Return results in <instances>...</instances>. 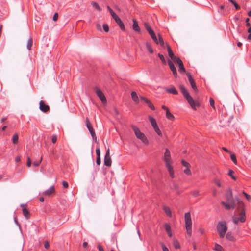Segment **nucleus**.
Here are the masks:
<instances>
[{
  "label": "nucleus",
  "mask_w": 251,
  "mask_h": 251,
  "mask_svg": "<svg viewBox=\"0 0 251 251\" xmlns=\"http://www.w3.org/2000/svg\"><path fill=\"white\" fill-rule=\"evenodd\" d=\"M226 202L222 201L221 204L226 210L234 209L235 208V203L233 198L232 191L230 189L228 190V192L226 195Z\"/></svg>",
  "instance_id": "f257e3e1"
},
{
  "label": "nucleus",
  "mask_w": 251,
  "mask_h": 251,
  "mask_svg": "<svg viewBox=\"0 0 251 251\" xmlns=\"http://www.w3.org/2000/svg\"><path fill=\"white\" fill-rule=\"evenodd\" d=\"M180 90L183 94L184 97L187 100L191 107L194 110L196 109V107L200 106L198 102L194 100L193 98L190 95L189 92L183 85L179 86Z\"/></svg>",
  "instance_id": "f03ea898"
},
{
  "label": "nucleus",
  "mask_w": 251,
  "mask_h": 251,
  "mask_svg": "<svg viewBox=\"0 0 251 251\" xmlns=\"http://www.w3.org/2000/svg\"><path fill=\"white\" fill-rule=\"evenodd\" d=\"M185 221V227L186 230V233L189 237L192 235V221L191 219V214L190 212H187L184 215Z\"/></svg>",
  "instance_id": "7ed1b4c3"
},
{
  "label": "nucleus",
  "mask_w": 251,
  "mask_h": 251,
  "mask_svg": "<svg viewBox=\"0 0 251 251\" xmlns=\"http://www.w3.org/2000/svg\"><path fill=\"white\" fill-rule=\"evenodd\" d=\"M236 200L238 203V207L237 208L238 210L240 211L238 215H239V218L240 222L244 223L246 221V214L245 210V205L244 203L240 201L238 198H236Z\"/></svg>",
  "instance_id": "20e7f679"
},
{
  "label": "nucleus",
  "mask_w": 251,
  "mask_h": 251,
  "mask_svg": "<svg viewBox=\"0 0 251 251\" xmlns=\"http://www.w3.org/2000/svg\"><path fill=\"white\" fill-rule=\"evenodd\" d=\"M131 127L136 137L140 139L145 145H148L149 144L148 138L146 137V135L141 131L139 128L134 125H132Z\"/></svg>",
  "instance_id": "39448f33"
},
{
  "label": "nucleus",
  "mask_w": 251,
  "mask_h": 251,
  "mask_svg": "<svg viewBox=\"0 0 251 251\" xmlns=\"http://www.w3.org/2000/svg\"><path fill=\"white\" fill-rule=\"evenodd\" d=\"M217 230L218 232L219 237L223 238L227 230V224L225 221H220L217 225Z\"/></svg>",
  "instance_id": "423d86ee"
},
{
  "label": "nucleus",
  "mask_w": 251,
  "mask_h": 251,
  "mask_svg": "<svg viewBox=\"0 0 251 251\" xmlns=\"http://www.w3.org/2000/svg\"><path fill=\"white\" fill-rule=\"evenodd\" d=\"M149 120L151 123L152 126L153 127L155 132L157 133V134L160 137H162V134L161 131H160L156 121L155 119L152 117L149 116Z\"/></svg>",
  "instance_id": "0eeeda50"
},
{
  "label": "nucleus",
  "mask_w": 251,
  "mask_h": 251,
  "mask_svg": "<svg viewBox=\"0 0 251 251\" xmlns=\"http://www.w3.org/2000/svg\"><path fill=\"white\" fill-rule=\"evenodd\" d=\"M95 90L97 96L99 97L102 103L105 104L107 102V100L103 92L98 87H96Z\"/></svg>",
  "instance_id": "6e6552de"
},
{
  "label": "nucleus",
  "mask_w": 251,
  "mask_h": 251,
  "mask_svg": "<svg viewBox=\"0 0 251 251\" xmlns=\"http://www.w3.org/2000/svg\"><path fill=\"white\" fill-rule=\"evenodd\" d=\"M104 165L107 167H110L111 166L112 160L110 155V151L109 149L106 151L104 159Z\"/></svg>",
  "instance_id": "1a4fd4ad"
},
{
  "label": "nucleus",
  "mask_w": 251,
  "mask_h": 251,
  "mask_svg": "<svg viewBox=\"0 0 251 251\" xmlns=\"http://www.w3.org/2000/svg\"><path fill=\"white\" fill-rule=\"evenodd\" d=\"M164 160L165 162V164H171L172 159L171 157V153L170 151L168 149H166L164 153Z\"/></svg>",
  "instance_id": "9d476101"
},
{
  "label": "nucleus",
  "mask_w": 251,
  "mask_h": 251,
  "mask_svg": "<svg viewBox=\"0 0 251 251\" xmlns=\"http://www.w3.org/2000/svg\"><path fill=\"white\" fill-rule=\"evenodd\" d=\"M186 75L188 77L189 81L191 85L192 88L195 92H197L198 91V89H197V86L196 85V83L195 82V81L193 79L191 75L189 72H187L186 73Z\"/></svg>",
  "instance_id": "9b49d317"
},
{
  "label": "nucleus",
  "mask_w": 251,
  "mask_h": 251,
  "mask_svg": "<svg viewBox=\"0 0 251 251\" xmlns=\"http://www.w3.org/2000/svg\"><path fill=\"white\" fill-rule=\"evenodd\" d=\"M55 192L54 186H51L48 190L45 191L43 193V195L45 196L50 197L54 194Z\"/></svg>",
  "instance_id": "f8f14e48"
},
{
  "label": "nucleus",
  "mask_w": 251,
  "mask_h": 251,
  "mask_svg": "<svg viewBox=\"0 0 251 251\" xmlns=\"http://www.w3.org/2000/svg\"><path fill=\"white\" fill-rule=\"evenodd\" d=\"M39 108L41 111L43 112H47L50 110L49 106L46 104L44 101L41 100L39 103Z\"/></svg>",
  "instance_id": "ddd939ff"
},
{
  "label": "nucleus",
  "mask_w": 251,
  "mask_h": 251,
  "mask_svg": "<svg viewBox=\"0 0 251 251\" xmlns=\"http://www.w3.org/2000/svg\"><path fill=\"white\" fill-rule=\"evenodd\" d=\"M175 62L178 65V71L180 73H184L185 72V69L184 67L183 62L180 58H177V60Z\"/></svg>",
  "instance_id": "4468645a"
},
{
  "label": "nucleus",
  "mask_w": 251,
  "mask_h": 251,
  "mask_svg": "<svg viewBox=\"0 0 251 251\" xmlns=\"http://www.w3.org/2000/svg\"><path fill=\"white\" fill-rule=\"evenodd\" d=\"M26 206V204H24L21 205V207L23 208L22 211L24 216L26 219H28L30 217V214L28 210L25 207Z\"/></svg>",
  "instance_id": "2eb2a0df"
},
{
  "label": "nucleus",
  "mask_w": 251,
  "mask_h": 251,
  "mask_svg": "<svg viewBox=\"0 0 251 251\" xmlns=\"http://www.w3.org/2000/svg\"><path fill=\"white\" fill-rule=\"evenodd\" d=\"M168 62L170 69L172 71L173 75H174V76L176 77L177 75V74L176 67H175L174 64L171 60H169Z\"/></svg>",
  "instance_id": "dca6fc26"
},
{
  "label": "nucleus",
  "mask_w": 251,
  "mask_h": 251,
  "mask_svg": "<svg viewBox=\"0 0 251 251\" xmlns=\"http://www.w3.org/2000/svg\"><path fill=\"white\" fill-rule=\"evenodd\" d=\"M166 166L168 169V172L169 173L170 176L172 178H174L175 177L173 167L171 166V164H166Z\"/></svg>",
  "instance_id": "f3484780"
},
{
  "label": "nucleus",
  "mask_w": 251,
  "mask_h": 251,
  "mask_svg": "<svg viewBox=\"0 0 251 251\" xmlns=\"http://www.w3.org/2000/svg\"><path fill=\"white\" fill-rule=\"evenodd\" d=\"M164 228L165 229V230L166 231L168 236L170 237H171L172 236V230H171V227L170 225L168 223H166L164 225Z\"/></svg>",
  "instance_id": "a211bd4d"
},
{
  "label": "nucleus",
  "mask_w": 251,
  "mask_h": 251,
  "mask_svg": "<svg viewBox=\"0 0 251 251\" xmlns=\"http://www.w3.org/2000/svg\"><path fill=\"white\" fill-rule=\"evenodd\" d=\"M115 21L118 25L119 26L121 29V30H122L123 31L125 30L124 24L120 18H118Z\"/></svg>",
  "instance_id": "6ab92c4d"
},
{
  "label": "nucleus",
  "mask_w": 251,
  "mask_h": 251,
  "mask_svg": "<svg viewBox=\"0 0 251 251\" xmlns=\"http://www.w3.org/2000/svg\"><path fill=\"white\" fill-rule=\"evenodd\" d=\"M163 209L167 216L169 217H172V212L170 208L168 206H164Z\"/></svg>",
  "instance_id": "aec40b11"
},
{
  "label": "nucleus",
  "mask_w": 251,
  "mask_h": 251,
  "mask_svg": "<svg viewBox=\"0 0 251 251\" xmlns=\"http://www.w3.org/2000/svg\"><path fill=\"white\" fill-rule=\"evenodd\" d=\"M166 92L169 93L173 94L174 95H177L178 94L177 91L174 87H172L170 88L166 89Z\"/></svg>",
  "instance_id": "412c9836"
},
{
  "label": "nucleus",
  "mask_w": 251,
  "mask_h": 251,
  "mask_svg": "<svg viewBox=\"0 0 251 251\" xmlns=\"http://www.w3.org/2000/svg\"><path fill=\"white\" fill-rule=\"evenodd\" d=\"M131 95V98H132L134 102L138 103L139 102V98H138L137 93L133 91V92H132Z\"/></svg>",
  "instance_id": "4be33fe9"
},
{
  "label": "nucleus",
  "mask_w": 251,
  "mask_h": 251,
  "mask_svg": "<svg viewBox=\"0 0 251 251\" xmlns=\"http://www.w3.org/2000/svg\"><path fill=\"white\" fill-rule=\"evenodd\" d=\"M133 29L136 31L139 32L140 30L139 26H138V24L136 20H133Z\"/></svg>",
  "instance_id": "5701e85b"
},
{
  "label": "nucleus",
  "mask_w": 251,
  "mask_h": 251,
  "mask_svg": "<svg viewBox=\"0 0 251 251\" xmlns=\"http://www.w3.org/2000/svg\"><path fill=\"white\" fill-rule=\"evenodd\" d=\"M226 238L231 241H234L235 238L231 232H228L226 234Z\"/></svg>",
  "instance_id": "b1692460"
},
{
  "label": "nucleus",
  "mask_w": 251,
  "mask_h": 251,
  "mask_svg": "<svg viewBox=\"0 0 251 251\" xmlns=\"http://www.w3.org/2000/svg\"><path fill=\"white\" fill-rule=\"evenodd\" d=\"M166 117L168 120L171 121H173L175 119L174 116L170 112L169 109H167V111H166Z\"/></svg>",
  "instance_id": "393cba45"
},
{
  "label": "nucleus",
  "mask_w": 251,
  "mask_h": 251,
  "mask_svg": "<svg viewBox=\"0 0 251 251\" xmlns=\"http://www.w3.org/2000/svg\"><path fill=\"white\" fill-rule=\"evenodd\" d=\"M168 55L171 59L174 62L176 61L177 58H179V57L175 56L173 51L168 52Z\"/></svg>",
  "instance_id": "a878e982"
},
{
  "label": "nucleus",
  "mask_w": 251,
  "mask_h": 251,
  "mask_svg": "<svg viewBox=\"0 0 251 251\" xmlns=\"http://www.w3.org/2000/svg\"><path fill=\"white\" fill-rule=\"evenodd\" d=\"M85 124L88 130L93 128L92 125L88 118H87L85 120Z\"/></svg>",
  "instance_id": "bb28decb"
},
{
  "label": "nucleus",
  "mask_w": 251,
  "mask_h": 251,
  "mask_svg": "<svg viewBox=\"0 0 251 251\" xmlns=\"http://www.w3.org/2000/svg\"><path fill=\"white\" fill-rule=\"evenodd\" d=\"M91 5L94 8H95L98 11H101V9L100 8V7L99 6L98 3H97L96 2H92L91 3Z\"/></svg>",
  "instance_id": "cd10ccee"
},
{
  "label": "nucleus",
  "mask_w": 251,
  "mask_h": 251,
  "mask_svg": "<svg viewBox=\"0 0 251 251\" xmlns=\"http://www.w3.org/2000/svg\"><path fill=\"white\" fill-rule=\"evenodd\" d=\"M214 250L216 251H224L223 247L219 244L216 243Z\"/></svg>",
  "instance_id": "c85d7f7f"
},
{
  "label": "nucleus",
  "mask_w": 251,
  "mask_h": 251,
  "mask_svg": "<svg viewBox=\"0 0 251 251\" xmlns=\"http://www.w3.org/2000/svg\"><path fill=\"white\" fill-rule=\"evenodd\" d=\"M158 39L157 40V43H156L157 44L160 45L161 46L164 45V41L163 38L161 36L160 34L158 35Z\"/></svg>",
  "instance_id": "c756f323"
},
{
  "label": "nucleus",
  "mask_w": 251,
  "mask_h": 251,
  "mask_svg": "<svg viewBox=\"0 0 251 251\" xmlns=\"http://www.w3.org/2000/svg\"><path fill=\"white\" fill-rule=\"evenodd\" d=\"M173 246L175 249H179L180 248V246L179 242L176 240H174L173 241Z\"/></svg>",
  "instance_id": "7c9ffc66"
},
{
  "label": "nucleus",
  "mask_w": 251,
  "mask_h": 251,
  "mask_svg": "<svg viewBox=\"0 0 251 251\" xmlns=\"http://www.w3.org/2000/svg\"><path fill=\"white\" fill-rule=\"evenodd\" d=\"M33 41L31 38L28 39L27 41V48L29 50H30L32 46Z\"/></svg>",
  "instance_id": "2f4dec72"
},
{
  "label": "nucleus",
  "mask_w": 251,
  "mask_h": 251,
  "mask_svg": "<svg viewBox=\"0 0 251 251\" xmlns=\"http://www.w3.org/2000/svg\"><path fill=\"white\" fill-rule=\"evenodd\" d=\"M146 46L147 50L151 53H152L153 52V50L152 49L151 45L149 43H147L146 44Z\"/></svg>",
  "instance_id": "473e14b6"
},
{
  "label": "nucleus",
  "mask_w": 251,
  "mask_h": 251,
  "mask_svg": "<svg viewBox=\"0 0 251 251\" xmlns=\"http://www.w3.org/2000/svg\"><path fill=\"white\" fill-rule=\"evenodd\" d=\"M18 140V135L17 133H15L13 135L12 137V141L14 144H16L17 143Z\"/></svg>",
  "instance_id": "72a5a7b5"
},
{
  "label": "nucleus",
  "mask_w": 251,
  "mask_h": 251,
  "mask_svg": "<svg viewBox=\"0 0 251 251\" xmlns=\"http://www.w3.org/2000/svg\"><path fill=\"white\" fill-rule=\"evenodd\" d=\"M230 2H231L235 6L236 9L238 10L240 9V6L237 3V2L234 0H228Z\"/></svg>",
  "instance_id": "f704fd0d"
},
{
  "label": "nucleus",
  "mask_w": 251,
  "mask_h": 251,
  "mask_svg": "<svg viewBox=\"0 0 251 251\" xmlns=\"http://www.w3.org/2000/svg\"><path fill=\"white\" fill-rule=\"evenodd\" d=\"M181 164L183 166L185 167L186 168L190 167L191 166L190 164L188 162L185 161L184 160H182Z\"/></svg>",
  "instance_id": "c9c22d12"
},
{
  "label": "nucleus",
  "mask_w": 251,
  "mask_h": 251,
  "mask_svg": "<svg viewBox=\"0 0 251 251\" xmlns=\"http://www.w3.org/2000/svg\"><path fill=\"white\" fill-rule=\"evenodd\" d=\"M232 220L233 223L236 225H237L238 223L240 222L239 218L235 216H233L232 217Z\"/></svg>",
  "instance_id": "e433bc0d"
},
{
  "label": "nucleus",
  "mask_w": 251,
  "mask_h": 251,
  "mask_svg": "<svg viewBox=\"0 0 251 251\" xmlns=\"http://www.w3.org/2000/svg\"><path fill=\"white\" fill-rule=\"evenodd\" d=\"M230 158H231V159L232 160V161H233V162L234 164H237V159H236L235 155L234 154H231L230 155Z\"/></svg>",
  "instance_id": "4c0bfd02"
},
{
  "label": "nucleus",
  "mask_w": 251,
  "mask_h": 251,
  "mask_svg": "<svg viewBox=\"0 0 251 251\" xmlns=\"http://www.w3.org/2000/svg\"><path fill=\"white\" fill-rule=\"evenodd\" d=\"M190 167L186 168V169L185 170H184V173L188 176H190L191 175V172L190 169Z\"/></svg>",
  "instance_id": "58836bf2"
},
{
  "label": "nucleus",
  "mask_w": 251,
  "mask_h": 251,
  "mask_svg": "<svg viewBox=\"0 0 251 251\" xmlns=\"http://www.w3.org/2000/svg\"><path fill=\"white\" fill-rule=\"evenodd\" d=\"M103 28L105 32H108L109 31V28L108 24H104L103 25Z\"/></svg>",
  "instance_id": "ea45409f"
},
{
  "label": "nucleus",
  "mask_w": 251,
  "mask_h": 251,
  "mask_svg": "<svg viewBox=\"0 0 251 251\" xmlns=\"http://www.w3.org/2000/svg\"><path fill=\"white\" fill-rule=\"evenodd\" d=\"M92 137H93V139L95 138L96 139V134H95V131L94 130L93 128L91 129H90L89 130Z\"/></svg>",
  "instance_id": "a19ab883"
},
{
  "label": "nucleus",
  "mask_w": 251,
  "mask_h": 251,
  "mask_svg": "<svg viewBox=\"0 0 251 251\" xmlns=\"http://www.w3.org/2000/svg\"><path fill=\"white\" fill-rule=\"evenodd\" d=\"M92 137H93V139L95 138L96 139V134H95V131L94 130L93 128L91 129H90L89 130Z\"/></svg>",
  "instance_id": "79ce46f5"
},
{
  "label": "nucleus",
  "mask_w": 251,
  "mask_h": 251,
  "mask_svg": "<svg viewBox=\"0 0 251 251\" xmlns=\"http://www.w3.org/2000/svg\"><path fill=\"white\" fill-rule=\"evenodd\" d=\"M42 160V157H41V158L39 161H34L33 162V165L36 167L40 165V164L41 163Z\"/></svg>",
  "instance_id": "37998d69"
},
{
  "label": "nucleus",
  "mask_w": 251,
  "mask_h": 251,
  "mask_svg": "<svg viewBox=\"0 0 251 251\" xmlns=\"http://www.w3.org/2000/svg\"><path fill=\"white\" fill-rule=\"evenodd\" d=\"M144 25H145V27L146 29V30L148 31V32L149 33L150 32H151V31L152 30L151 28V27L150 26V25H148V24L147 23H145L144 24Z\"/></svg>",
  "instance_id": "c03bdc74"
},
{
  "label": "nucleus",
  "mask_w": 251,
  "mask_h": 251,
  "mask_svg": "<svg viewBox=\"0 0 251 251\" xmlns=\"http://www.w3.org/2000/svg\"><path fill=\"white\" fill-rule=\"evenodd\" d=\"M233 171L231 170H229L228 172V175L234 180H236V177L233 175Z\"/></svg>",
  "instance_id": "a18cd8bd"
},
{
  "label": "nucleus",
  "mask_w": 251,
  "mask_h": 251,
  "mask_svg": "<svg viewBox=\"0 0 251 251\" xmlns=\"http://www.w3.org/2000/svg\"><path fill=\"white\" fill-rule=\"evenodd\" d=\"M158 56L160 58V59L161 60V61H162V62L163 63H166V60L165 59V58H164L163 55H162L161 54H160V53H158Z\"/></svg>",
  "instance_id": "49530a36"
},
{
  "label": "nucleus",
  "mask_w": 251,
  "mask_h": 251,
  "mask_svg": "<svg viewBox=\"0 0 251 251\" xmlns=\"http://www.w3.org/2000/svg\"><path fill=\"white\" fill-rule=\"evenodd\" d=\"M191 193L194 197H197L200 195V192L198 190L194 191Z\"/></svg>",
  "instance_id": "de8ad7c7"
},
{
  "label": "nucleus",
  "mask_w": 251,
  "mask_h": 251,
  "mask_svg": "<svg viewBox=\"0 0 251 251\" xmlns=\"http://www.w3.org/2000/svg\"><path fill=\"white\" fill-rule=\"evenodd\" d=\"M243 194L245 196L246 198L247 199L248 201H250L251 199V197L250 195H248L247 193H246L245 192L243 191L242 192Z\"/></svg>",
  "instance_id": "09e8293b"
},
{
  "label": "nucleus",
  "mask_w": 251,
  "mask_h": 251,
  "mask_svg": "<svg viewBox=\"0 0 251 251\" xmlns=\"http://www.w3.org/2000/svg\"><path fill=\"white\" fill-rule=\"evenodd\" d=\"M96 153L97 155V157H100V151L99 148L96 149Z\"/></svg>",
  "instance_id": "8fccbe9b"
},
{
  "label": "nucleus",
  "mask_w": 251,
  "mask_h": 251,
  "mask_svg": "<svg viewBox=\"0 0 251 251\" xmlns=\"http://www.w3.org/2000/svg\"><path fill=\"white\" fill-rule=\"evenodd\" d=\"M161 247L163 251H169L168 248L163 243H161Z\"/></svg>",
  "instance_id": "3c124183"
},
{
  "label": "nucleus",
  "mask_w": 251,
  "mask_h": 251,
  "mask_svg": "<svg viewBox=\"0 0 251 251\" xmlns=\"http://www.w3.org/2000/svg\"><path fill=\"white\" fill-rule=\"evenodd\" d=\"M57 136L55 135H53L51 136V141L53 143H55L57 141Z\"/></svg>",
  "instance_id": "603ef678"
},
{
  "label": "nucleus",
  "mask_w": 251,
  "mask_h": 251,
  "mask_svg": "<svg viewBox=\"0 0 251 251\" xmlns=\"http://www.w3.org/2000/svg\"><path fill=\"white\" fill-rule=\"evenodd\" d=\"M111 15L112 17L114 19L115 21H116V20H117L118 18H119L118 16V15L114 12H113L112 13H111Z\"/></svg>",
  "instance_id": "864d4df0"
},
{
  "label": "nucleus",
  "mask_w": 251,
  "mask_h": 251,
  "mask_svg": "<svg viewBox=\"0 0 251 251\" xmlns=\"http://www.w3.org/2000/svg\"><path fill=\"white\" fill-rule=\"evenodd\" d=\"M209 102H210V105L214 109L215 108V106H214V100L212 98H211L210 99Z\"/></svg>",
  "instance_id": "5fc2aeb1"
},
{
  "label": "nucleus",
  "mask_w": 251,
  "mask_h": 251,
  "mask_svg": "<svg viewBox=\"0 0 251 251\" xmlns=\"http://www.w3.org/2000/svg\"><path fill=\"white\" fill-rule=\"evenodd\" d=\"M62 183V185L64 188H67L68 187L69 185H68V183L67 182H66L65 181H63Z\"/></svg>",
  "instance_id": "6e6d98bb"
},
{
  "label": "nucleus",
  "mask_w": 251,
  "mask_h": 251,
  "mask_svg": "<svg viewBox=\"0 0 251 251\" xmlns=\"http://www.w3.org/2000/svg\"><path fill=\"white\" fill-rule=\"evenodd\" d=\"M31 161L30 158L29 157H28L27 159V166L28 167H29L31 166Z\"/></svg>",
  "instance_id": "4d7b16f0"
},
{
  "label": "nucleus",
  "mask_w": 251,
  "mask_h": 251,
  "mask_svg": "<svg viewBox=\"0 0 251 251\" xmlns=\"http://www.w3.org/2000/svg\"><path fill=\"white\" fill-rule=\"evenodd\" d=\"M214 182L216 185H217L218 187H220L221 186V183L219 180L216 179L215 180Z\"/></svg>",
  "instance_id": "13d9d810"
},
{
  "label": "nucleus",
  "mask_w": 251,
  "mask_h": 251,
  "mask_svg": "<svg viewBox=\"0 0 251 251\" xmlns=\"http://www.w3.org/2000/svg\"><path fill=\"white\" fill-rule=\"evenodd\" d=\"M49 247H50V244H49V242L47 241H45V242H44V247L46 249H48L49 248Z\"/></svg>",
  "instance_id": "bf43d9fd"
},
{
  "label": "nucleus",
  "mask_w": 251,
  "mask_h": 251,
  "mask_svg": "<svg viewBox=\"0 0 251 251\" xmlns=\"http://www.w3.org/2000/svg\"><path fill=\"white\" fill-rule=\"evenodd\" d=\"M199 231V232L201 234V235H203L204 232H205V230L203 228H200L198 230Z\"/></svg>",
  "instance_id": "052dcab7"
},
{
  "label": "nucleus",
  "mask_w": 251,
  "mask_h": 251,
  "mask_svg": "<svg viewBox=\"0 0 251 251\" xmlns=\"http://www.w3.org/2000/svg\"><path fill=\"white\" fill-rule=\"evenodd\" d=\"M58 13H55L54 14L53 17V20L56 21L58 19Z\"/></svg>",
  "instance_id": "680f3d73"
},
{
  "label": "nucleus",
  "mask_w": 251,
  "mask_h": 251,
  "mask_svg": "<svg viewBox=\"0 0 251 251\" xmlns=\"http://www.w3.org/2000/svg\"><path fill=\"white\" fill-rule=\"evenodd\" d=\"M148 106L150 108H151L152 110H154L155 109V107L151 102L149 103V104Z\"/></svg>",
  "instance_id": "e2e57ef3"
},
{
  "label": "nucleus",
  "mask_w": 251,
  "mask_h": 251,
  "mask_svg": "<svg viewBox=\"0 0 251 251\" xmlns=\"http://www.w3.org/2000/svg\"><path fill=\"white\" fill-rule=\"evenodd\" d=\"M96 163L98 165H100L101 163L100 157H97Z\"/></svg>",
  "instance_id": "0e129e2a"
},
{
  "label": "nucleus",
  "mask_w": 251,
  "mask_h": 251,
  "mask_svg": "<svg viewBox=\"0 0 251 251\" xmlns=\"http://www.w3.org/2000/svg\"><path fill=\"white\" fill-rule=\"evenodd\" d=\"M140 99H141L142 100H143L144 102H145V103H146V102H148V99H147V98H145V97H142V96L140 97Z\"/></svg>",
  "instance_id": "69168bd1"
},
{
  "label": "nucleus",
  "mask_w": 251,
  "mask_h": 251,
  "mask_svg": "<svg viewBox=\"0 0 251 251\" xmlns=\"http://www.w3.org/2000/svg\"><path fill=\"white\" fill-rule=\"evenodd\" d=\"M96 28L98 30L101 31V27L100 24H97L96 25Z\"/></svg>",
  "instance_id": "338daca9"
},
{
  "label": "nucleus",
  "mask_w": 251,
  "mask_h": 251,
  "mask_svg": "<svg viewBox=\"0 0 251 251\" xmlns=\"http://www.w3.org/2000/svg\"><path fill=\"white\" fill-rule=\"evenodd\" d=\"M98 249L99 250V251H104L103 247L100 245H99L98 246Z\"/></svg>",
  "instance_id": "774afa93"
}]
</instances>
